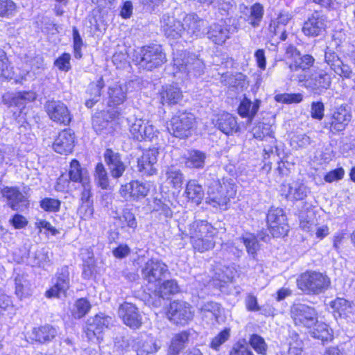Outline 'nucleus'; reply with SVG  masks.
I'll return each instance as SVG.
<instances>
[{
  "label": "nucleus",
  "instance_id": "nucleus-53",
  "mask_svg": "<svg viewBox=\"0 0 355 355\" xmlns=\"http://www.w3.org/2000/svg\"><path fill=\"white\" fill-rule=\"evenodd\" d=\"M275 99L277 102L282 103H298L303 100V96L300 93L297 94H279L275 96Z\"/></svg>",
  "mask_w": 355,
  "mask_h": 355
},
{
  "label": "nucleus",
  "instance_id": "nucleus-64",
  "mask_svg": "<svg viewBox=\"0 0 355 355\" xmlns=\"http://www.w3.org/2000/svg\"><path fill=\"white\" fill-rule=\"evenodd\" d=\"M295 340L293 343H289L288 355H301L302 352V342L299 339V335L294 334Z\"/></svg>",
  "mask_w": 355,
  "mask_h": 355
},
{
  "label": "nucleus",
  "instance_id": "nucleus-47",
  "mask_svg": "<svg viewBox=\"0 0 355 355\" xmlns=\"http://www.w3.org/2000/svg\"><path fill=\"white\" fill-rule=\"evenodd\" d=\"M131 198L133 200H139L148 195L149 187L148 184L139 181H132Z\"/></svg>",
  "mask_w": 355,
  "mask_h": 355
},
{
  "label": "nucleus",
  "instance_id": "nucleus-9",
  "mask_svg": "<svg viewBox=\"0 0 355 355\" xmlns=\"http://www.w3.org/2000/svg\"><path fill=\"white\" fill-rule=\"evenodd\" d=\"M53 286L46 292L47 297H65L71 286L69 268L67 266L58 268L53 278Z\"/></svg>",
  "mask_w": 355,
  "mask_h": 355
},
{
  "label": "nucleus",
  "instance_id": "nucleus-63",
  "mask_svg": "<svg viewBox=\"0 0 355 355\" xmlns=\"http://www.w3.org/2000/svg\"><path fill=\"white\" fill-rule=\"evenodd\" d=\"M334 73L343 79H350L355 75L351 67L345 64L343 61L341 64L334 71Z\"/></svg>",
  "mask_w": 355,
  "mask_h": 355
},
{
  "label": "nucleus",
  "instance_id": "nucleus-20",
  "mask_svg": "<svg viewBox=\"0 0 355 355\" xmlns=\"http://www.w3.org/2000/svg\"><path fill=\"white\" fill-rule=\"evenodd\" d=\"M351 118L350 110L346 104L335 107L330 119V130L332 132L344 130L351 121Z\"/></svg>",
  "mask_w": 355,
  "mask_h": 355
},
{
  "label": "nucleus",
  "instance_id": "nucleus-49",
  "mask_svg": "<svg viewBox=\"0 0 355 355\" xmlns=\"http://www.w3.org/2000/svg\"><path fill=\"white\" fill-rule=\"evenodd\" d=\"M166 180L169 184L175 189L180 188L183 183L184 176L180 170L173 168H168L166 171Z\"/></svg>",
  "mask_w": 355,
  "mask_h": 355
},
{
  "label": "nucleus",
  "instance_id": "nucleus-6",
  "mask_svg": "<svg viewBox=\"0 0 355 355\" xmlns=\"http://www.w3.org/2000/svg\"><path fill=\"white\" fill-rule=\"evenodd\" d=\"M170 274L168 266L157 259L147 260L141 268L143 279L149 284H159Z\"/></svg>",
  "mask_w": 355,
  "mask_h": 355
},
{
  "label": "nucleus",
  "instance_id": "nucleus-28",
  "mask_svg": "<svg viewBox=\"0 0 355 355\" xmlns=\"http://www.w3.org/2000/svg\"><path fill=\"white\" fill-rule=\"evenodd\" d=\"M207 154L198 149L188 150L185 155V166L189 168L202 169L206 163Z\"/></svg>",
  "mask_w": 355,
  "mask_h": 355
},
{
  "label": "nucleus",
  "instance_id": "nucleus-34",
  "mask_svg": "<svg viewBox=\"0 0 355 355\" xmlns=\"http://www.w3.org/2000/svg\"><path fill=\"white\" fill-rule=\"evenodd\" d=\"M185 194L192 202L199 205L204 197V190L196 180H189L186 186Z\"/></svg>",
  "mask_w": 355,
  "mask_h": 355
},
{
  "label": "nucleus",
  "instance_id": "nucleus-50",
  "mask_svg": "<svg viewBox=\"0 0 355 355\" xmlns=\"http://www.w3.org/2000/svg\"><path fill=\"white\" fill-rule=\"evenodd\" d=\"M308 189L305 185L295 183L289 187L288 196L296 200H300L306 197Z\"/></svg>",
  "mask_w": 355,
  "mask_h": 355
},
{
  "label": "nucleus",
  "instance_id": "nucleus-27",
  "mask_svg": "<svg viewBox=\"0 0 355 355\" xmlns=\"http://www.w3.org/2000/svg\"><path fill=\"white\" fill-rule=\"evenodd\" d=\"M216 125L218 130L227 135H232L240 130L236 118L230 113L221 114Z\"/></svg>",
  "mask_w": 355,
  "mask_h": 355
},
{
  "label": "nucleus",
  "instance_id": "nucleus-7",
  "mask_svg": "<svg viewBox=\"0 0 355 355\" xmlns=\"http://www.w3.org/2000/svg\"><path fill=\"white\" fill-rule=\"evenodd\" d=\"M195 123L193 114L187 112H178L167 125L168 132L175 137L186 138L191 135Z\"/></svg>",
  "mask_w": 355,
  "mask_h": 355
},
{
  "label": "nucleus",
  "instance_id": "nucleus-3",
  "mask_svg": "<svg viewBox=\"0 0 355 355\" xmlns=\"http://www.w3.org/2000/svg\"><path fill=\"white\" fill-rule=\"evenodd\" d=\"M173 65L178 71L193 77L202 75L205 69V63L198 55L186 51L173 58Z\"/></svg>",
  "mask_w": 355,
  "mask_h": 355
},
{
  "label": "nucleus",
  "instance_id": "nucleus-51",
  "mask_svg": "<svg viewBox=\"0 0 355 355\" xmlns=\"http://www.w3.org/2000/svg\"><path fill=\"white\" fill-rule=\"evenodd\" d=\"M2 103L8 107H17L21 108L24 107L25 105L18 92L16 94H5L2 96Z\"/></svg>",
  "mask_w": 355,
  "mask_h": 355
},
{
  "label": "nucleus",
  "instance_id": "nucleus-60",
  "mask_svg": "<svg viewBox=\"0 0 355 355\" xmlns=\"http://www.w3.org/2000/svg\"><path fill=\"white\" fill-rule=\"evenodd\" d=\"M221 184L223 186V193L225 194L223 196L226 198L227 205L231 198H234L236 196V186L228 180H225L224 179Z\"/></svg>",
  "mask_w": 355,
  "mask_h": 355
},
{
  "label": "nucleus",
  "instance_id": "nucleus-15",
  "mask_svg": "<svg viewBox=\"0 0 355 355\" xmlns=\"http://www.w3.org/2000/svg\"><path fill=\"white\" fill-rule=\"evenodd\" d=\"M167 315L171 321L181 325L187 324L193 318L191 305L180 300L171 302Z\"/></svg>",
  "mask_w": 355,
  "mask_h": 355
},
{
  "label": "nucleus",
  "instance_id": "nucleus-17",
  "mask_svg": "<svg viewBox=\"0 0 355 355\" xmlns=\"http://www.w3.org/2000/svg\"><path fill=\"white\" fill-rule=\"evenodd\" d=\"M118 314L123 322L131 329H139L142 324V316L133 304L124 302L118 309Z\"/></svg>",
  "mask_w": 355,
  "mask_h": 355
},
{
  "label": "nucleus",
  "instance_id": "nucleus-30",
  "mask_svg": "<svg viewBox=\"0 0 355 355\" xmlns=\"http://www.w3.org/2000/svg\"><path fill=\"white\" fill-rule=\"evenodd\" d=\"M207 37L216 44H223L229 38V30L220 24H211L207 32Z\"/></svg>",
  "mask_w": 355,
  "mask_h": 355
},
{
  "label": "nucleus",
  "instance_id": "nucleus-55",
  "mask_svg": "<svg viewBox=\"0 0 355 355\" xmlns=\"http://www.w3.org/2000/svg\"><path fill=\"white\" fill-rule=\"evenodd\" d=\"M119 220L122 224H125L129 228L135 230L137 227V221L135 214L129 209H124Z\"/></svg>",
  "mask_w": 355,
  "mask_h": 355
},
{
  "label": "nucleus",
  "instance_id": "nucleus-8",
  "mask_svg": "<svg viewBox=\"0 0 355 355\" xmlns=\"http://www.w3.org/2000/svg\"><path fill=\"white\" fill-rule=\"evenodd\" d=\"M1 193L6 200L7 205L13 211H24L29 207L28 193L21 191L17 187H3Z\"/></svg>",
  "mask_w": 355,
  "mask_h": 355
},
{
  "label": "nucleus",
  "instance_id": "nucleus-39",
  "mask_svg": "<svg viewBox=\"0 0 355 355\" xmlns=\"http://www.w3.org/2000/svg\"><path fill=\"white\" fill-rule=\"evenodd\" d=\"M15 294L20 299L31 295L30 284L24 275H17L14 279Z\"/></svg>",
  "mask_w": 355,
  "mask_h": 355
},
{
  "label": "nucleus",
  "instance_id": "nucleus-44",
  "mask_svg": "<svg viewBox=\"0 0 355 355\" xmlns=\"http://www.w3.org/2000/svg\"><path fill=\"white\" fill-rule=\"evenodd\" d=\"M249 344L260 355H267L268 346L263 338L258 334H252L249 338Z\"/></svg>",
  "mask_w": 355,
  "mask_h": 355
},
{
  "label": "nucleus",
  "instance_id": "nucleus-29",
  "mask_svg": "<svg viewBox=\"0 0 355 355\" xmlns=\"http://www.w3.org/2000/svg\"><path fill=\"white\" fill-rule=\"evenodd\" d=\"M161 103L163 105L177 104L182 98V94L180 89L173 85H168L162 87L159 92Z\"/></svg>",
  "mask_w": 355,
  "mask_h": 355
},
{
  "label": "nucleus",
  "instance_id": "nucleus-23",
  "mask_svg": "<svg viewBox=\"0 0 355 355\" xmlns=\"http://www.w3.org/2000/svg\"><path fill=\"white\" fill-rule=\"evenodd\" d=\"M161 28L164 35L169 38H182V22L177 20L173 16L164 15L160 21Z\"/></svg>",
  "mask_w": 355,
  "mask_h": 355
},
{
  "label": "nucleus",
  "instance_id": "nucleus-40",
  "mask_svg": "<svg viewBox=\"0 0 355 355\" xmlns=\"http://www.w3.org/2000/svg\"><path fill=\"white\" fill-rule=\"evenodd\" d=\"M245 246L248 253L252 256L253 259H255L257 252L259 249V244L257 238L252 234L246 233L242 237L239 239Z\"/></svg>",
  "mask_w": 355,
  "mask_h": 355
},
{
  "label": "nucleus",
  "instance_id": "nucleus-4",
  "mask_svg": "<svg viewBox=\"0 0 355 355\" xmlns=\"http://www.w3.org/2000/svg\"><path fill=\"white\" fill-rule=\"evenodd\" d=\"M166 62V53L162 46L153 44L141 48L138 58L139 68L151 71L161 67Z\"/></svg>",
  "mask_w": 355,
  "mask_h": 355
},
{
  "label": "nucleus",
  "instance_id": "nucleus-25",
  "mask_svg": "<svg viewBox=\"0 0 355 355\" xmlns=\"http://www.w3.org/2000/svg\"><path fill=\"white\" fill-rule=\"evenodd\" d=\"M239 10L245 15V21L252 27L256 28L260 26L264 13L263 7L261 3H255L250 8L244 4H241Z\"/></svg>",
  "mask_w": 355,
  "mask_h": 355
},
{
  "label": "nucleus",
  "instance_id": "nucleus-52",
  "mask_svg": "<svg viewBox=\"0 0 355 355\" xmlns=\"http://www.w3.org/2000/svg\"><path fill=\"white\" fill-rule=\"evenodd\" d=\"M61 201L58 199L44 198L40 202V207L48 212H58L60 209Z\"/></svg>",
  "mask_w": 355,
  "mask_h": 355
},
{
  "label": "nucleus",
  "instance_id": "nucleus-1",
  "mask_svg": "<svg viewBox=\"0 0 355 355\" xmlns=\"http://www.w3.org/2000/svg\"><path fill=\"white\" fill-rule=\"evenodd\" d=\"M187 231L195 251L203 253L214 248V229L207 221L195 220L189 225Z\"/></svg>",
  "mask_w": 355,
  "mask_h": 355
},
{
  "label": "nucleus",
  "instance_id": "nucleus-61",
  "mask_svg": "<svg viewBox=\"0 0 355 355\" xmlns=\"http://www.w3.org/2000/svg\"><path fill=\"white\" fill-rule=\"evenodd\" d=\"M16 8L15 3L11 0H0V16L6 17L13 14Z\"/></svg>",
  "mask_w": 355,
  "mask_h": 355
},
{
  "label": "nucleus",
  "instance_id": "nucleus-41",
  "mask_svg": "<svg viewBox=\"0 0 355 355\" xmlns=\"http://www.w3.org/2000/svg\"><path fill=\"white\" fill-rule=\"evenodd\" d=\"M157 289L159 295L165 298H168L171 295H175L180 291L179 285L175 279L164 281Z\"/></svg>",
  "mask_w": 355,
  "mask_h": 355
},
{
  "label": "nucleus",
  "instance_id": "nucleus-18",
  "mask_svg": "<svg viewBox=\"0 0 355 355\" xmlns=\"http://www.w3.org/2000/svg\"><path fill=\"white\" fill-rule=\"evenodd\" d=\"M130 131L132 137L138 140H151L158 132L155 127L148 121L142 119H135L130 121Z\"/></svg>",
  "mask_w": 355,
  "mask_h": 355
},
{
  "label": "nucleus",
  "instance_id": "nucleus-32",
  "mask_svg": "<svg viewBox=\"0 0 355 355\" xmlns=\"http://www.w3.org/2000/svg\"><path fill=\"white\" fill-rule=\"evenodd\" d=\"M69 176L71 181L80 182L81 184L90 181L87 171L83 169L80 162L76 159L71 160L69 169Z\"/></svg>",
  "mask_w": 355,
  "mask_h": 355
},
{
  "label": "nucleus",
  "instance_id": "nucleus-62",
  "mask_svg": "<svg viewBox=\"0 0 355 355\" xmlns=\"http://www.w3.org/2000/svg\"><path fill=\"white\" fill-rule=\"evenodd\" d=\"M70 59V54L67 53H64L61 56H60L55 60L54 64L60 70L68 71L71 69Z\"/></svg>",
  "mask_w": 355,
  "mask_h": 355
},
{
  "label": "nucleus",
  "instance_id": "nucleus-45",
  "mask_svg": "<svg viewBox=\"0 0 355 355\" xmlns=\"http://www.w3.org/2000/svg\"><path fill=\"white\" fill-rule=\"evenodd\" d=\"M91 309L90 302L85 298L77 300L72 309V315L75 318L84 317Z\"/></svg>",
  "mask_w": 355,
  "mask_h": 355
},
{
  "label": "nucleus",
  "instance_id": "nucleus-16",
  "mask_svg": "<svg viewBox=\"0 0 355 355\" xmlns=\"http://www.w3.org/2000/svg\"><path fill=\"white\" fill-rule=\"evenodd\" d=\"M45 110L49 118L60 124L68 125L71 120V114L67 107L60 101H48L44 105Z\"/></svg>",
  "mask_w": 355,
  "mask_h": 355
},
{
  "label": "nucleus",
  "instance_id": "nucleus-5",
  "mask_svg": "<svg viewBox=\"0 0 355 355\" xmlns=\"http://www.w3.org/2000/svg\"><path fill=\"white\" fill-rule=\"evenodd\" d=\"M291 316L295 326L311 329L318 323V312L313 306L295 303L291 307Z\"/></svg>",
  "mask_w": 355,
  "mask_h": 355
},
{
  "label": "nucleus",
  "instance_id": "nucleus-14",
  "mask_svg": "<svg viewBox=\"0 0 355 355\" xmlns=\"http://www.w3.org/2000/svg\"><path fill=\"white\" fill-rule=\"evenodd\" d=\"M205 26V21L200 19L196 14L187 15L182 21V38L185 41H191L201 37L204 33Z\"/></svg>",
  "mask_w": 355,
  "mask_h": 355
},
{
  "label": "nucleus",
  "instance_id": "nucleus-56",
  "mask_svg": "<svg viewBox=\"0 0 355 355\" xmlns=\"http://www.w3.org/2000/svg\"><path fill=\"white\" fill-rule=\"evenodd\" d=\"M230 355H254V354L249 349L245 340H242L233 345Z\"/></svg>",
  "mask_w": 355,
  "mask_h": 355
},
{
  "label": "nucleus",
  "instance_id": "nucleus-22",
  "mask_svg": "<svg viewBox=\"0 0 355 355\" xmlns=\"http://www.w3.org/2000/svg\"><path fill=\"white\" fill-rule=\"evenodd\" d=\"M74 132L71 129H65L60 132L55 139L53 148L61 155L71 153L74 147Z\"/></svg>",
  "mask_w": 355,
  "mask_h": 355
},
{
  "label": "nucleus",
  "instance_id": "nucleus-37",
  "mask_svg": "<svg viewBox=\"0 0 355 355\" xmlns=\"http://www.w3.org/2000/svg\"><path fill=\"white\" fill-rule=\"evenodd\" d=\"M330 306L340 317H347L352 312V304L349 300L337 297L330 302Z\"/></svg>",
  "mask_w": 355,
  "mask_h": 355
},
{
  "label": "nucleus",
  "instance_id": "nucleus-48",
  "mask_svg": "<svg viewBox=\"0 0 355 355\" xmlns=\"http://www.w3.org/2000/svg\"><path fill=\"white\" fill-rule=\"evenodd\" d=\"M230 335L231 329L225 328L212 338L209 347L215 351H219L220 346L230 339Z\"/></svg>",
  "mask_w": 355,
  "mask_h": 355
},
{
  "label": "nucleus",
  "instance_id": "nucleus-42",
  "mask_svg": "<svg viewBox=\"0 0 355 355\" xmlns=\"http://www.w3.org/2000/svg\"><path fill=\"white\" fill-rule=\"evenodd\" d=\"M314 58L310 55H304L295 59L293 63L290 64L289 69L293 72H297L300 70L304 71L309 69L313 64Z\"/></svg>",
  "mask_w": 355,
  "mask_h": 355
},
{
  "label": "nucleus",
  "instance_id": "nucleus-10",
  "mask_svg": "<svg viewBox=\"0 0 355 355\" xmlns=\"http://www.w3.org/2000/svg\"><path fill=\"white\" fill-rule=\"evenodd\" d=\"M203 175L207 178L205 184L208 187L206 202L214 207L226 206V198L223 196L225 194L221 182L215 175L210 179L207 178V176H211L207 170L204 171Z\"/></svg>",
  "mask_w": 355,
  "mask_h": 355
},
{
  "label": "nucleus",
  "instance_id": "nucleus-35",
  "mask_svg": "<svg viewBox=\"0 0 355 355\" xmlns=\"http://www.w3.org/2000/svg\"><path fill=\"white\" fill-rule=\"evenodd\" d=\"M189 334L185 331L175 334L171 340L168 355H179L184 348V345L189 341Z\"/></svg>",
  "mask_w": 355,
  "mask_h": 355
},
{
  "label": "nucleus",
  "instance_id": "nucleus-2",
  "mask_svg": "<svg viewBox=\"0 0 355 355\" xmlns=\"http://www.w3.org/2000/svg\"><path fill=\"white\" fill-rule=\"evenodd\" d=\"M330 284V279L327 275L316 271H306L297 279L298 288L306 295L323 293Z\"/></svg>",
  "mask_w": 355,
  "mask_h": 355
},
{
  "label": "nucleus",
  "instance_id": "nucleus-12",
  "mask_svg": "<svg viewBox=\"0 0 355 355\" xmlns=\"http://www.w3.org/2000/svg\"><path fill=\"white\" fill-rule=\"evenodd\" d=\"M267 223L273 237H281L287 234L288 226L282 209L272 207L267 214Z\"/></svg>",
  "mask_w": 355,
  "mask_h": 355
},
{
  "label": "nucleus",
  "instance_id": "nucleus-13",
  "mask_svg": "<svg viewBox=\"0 0 355 355\" xmlns=\"http://www.w3.org/2000/svg\"><path fill=\"white\" fill-rule=\"evenodd\" d=\"M328 22L326 15L315 10L304 22L302 32L308 37H318L324 34Z\"/></svg>",
  "mask_w": 355,
  "mask_h": 355
},
{
  "label": "nucleus",
  "instance_id": "nucleus-31",
  "mask_svg": "<svg viewBox=\"0 0 355 355\" xmlns=\"http://www.w3.org/2000/svg\"><path fill=\"white\" fill-rule=\"evenodd\" d=\"M261 101L256 99L254 101H251L246 97L241 101L239 108L238 113L242 117L248 118L251 121L256 116Z\"/></svg>",
  "mask_w": 355,
  "mask_h": 355
},
{
  "label": "nucleus",
  "instance_id": "nucleus-43",
  "mask_svg": "<svg viewBox=\"0 0 355 355\" xmlns=\"http://www.w3.org/2000/svg\"><path fill=\"white\" fill-rule=\"evenodd\" d=\"M13 76V67L10 66L5 51L0 49V78L12 79Z\"/></svg>",
  "mask_w": 355,
  "mask_h": 355
},
{
  "label": "nucleus",
  "instance_id": "nucleus-54",
  "mask_svg": "<svg viewBox=\"0 0 355 355\" xmlns=\"http://www.w3.org/2000/svg\"><path fill=\"white\" fill-rule=\"evenodd\" d=\"M324 60L334 71L341 64L343 61L336 52L329 48L325 51Z\"/></svg>",
  "mask_w": 355,
  "mask_h": 355
},
{
  "label": "nucleus",
  "instance_id": "nucleus-19",
  "mask_svg": "<svg viewBox=\"0 0 355 355\" xmlns=\"http://www.w3.org/2000/svg\"><path fill=\"white\" fill-rule=\"evenodd\" d=\"M159 155L158 148H150L143 152L141 157L138 159V171L141 175H152L157 171L155 164Z\"/></svg>",
  "mask_w": 355,
  "mask_h": 355
},
{
  "label": "nucleus",
  "instance_id": "nucleus-59",
  "mask_svg": "<svg viewBox=\"0 0 355 355\" xmlns=\"http://www.w3.org/2000/svg\"><path fill=\"white\" fill-rule=\"evenodd\" d=\"M324 115V105L321 101H313L311 105V116L313 119L322 120Z\"/></svg>",
  "mask_w": 355,
  "mask_h": 355
},
{
  "label": "nucleus",
  "instance_id": "nucleus-46",
  "mask_svg": "<svg viewBox=\"0 0 355 355\" xmlns=\"http://www.w3.org/2000/svg\"><path fill=\"white\" fill-rule=\"evenodd\" d=\"M95 180L97 184L103 189L109 187V178L107 172L102 163H98L95 168Z\"/></svg>",
  "mask_w": 355,
  "mask_h": 355
},
{
  "label": "nucleus",
  "instance_id": "nucleus-26",
  "mask_svg": "<svg viewBox=\"0 0 355 355\" xmlns=\"http://www.w3.org/2000/svg\"><path fill=\"white\" fill-rule=\"evenodd\" d=\"M128 87L126 85H114L108 89L107 105L109 107H117L123 105L127 100Z\"/></svg>",
  "mask_w": 355,
  "mask_h": 355
},
{
  "label": "nucleus",
  "instance_id": "nucleus-21",
  "mask_svg": "<svg viewBox=\"0 0 355 355\" xmlns=\"http://www.w3.org/2000/svg\"><path fill=\"white\" fill-rule=\"evenodd\" d=\"M104 159L113 178L118 179L123 175L127 166L122 161L119 153L110 148L106 149L104 153Z\"/></svg>",
  "mask_w": 355,
  "mask_h": 355
},
{
  "label": "nucleus",
  "instance_id": "nucleus-11",
  "mask_svg": "<svg viewBox=\"0 0 355 355\" xmlns=\"http://www.w3.org/2000/svg\"><path fill=\"white\" fill-rule=\"evenodd\" d=\"M111 317L103 314L96 315L94 318L87 320L84 327V332L88 340L93 341L102 340V333L105 329H107L112 324Z\"/></svg>",
  "mask_w": 355,
  "mask_h": 355
},
{
  "label": "nucleus",
  "instance_id": "nucleus-33",
  "mask_svg": "<svg viewBox=\"0 0 355 355\" xmlns=\"http://www.w3.org/2000/svg\"><path fill=\"white\" fill-rule=\"evenodd\" d=\"M57 329L51 325H44L33 330V338L40 343L52 341L57 336Z\"/></svg>",
  "mask_w": 355,
  "mask_h": 355
},
{
  "label": "nucleus",
  "instance_id": "nucleus-24",
  "mask_svg": "<svg viewBox=\"0 0 355 355\" xmlns=\"http://www.w3.org/2000/svg\"><path fill=\"white\" fill-rule=\"evenodd\" d=\"M306 87L316 94L327 89L331 85V76L327 72L320 70L313 73L307 80Z\"/></svg>",
  "mask_w": 355,
  "mask_h": 355
},
{
  "label": "nucleus",
  "instance_id": "nucleus-57",
  "mask_svg": "<svg viewBox=\"0 0 355 355\" xmlns=\"http://www.w3.org/2000/svg\"><path fill=\"white\" fill-rule=\"evenodd\" d=\"M105 83L103 77H100L96 82L91 83L87 89V94L91 97L100 98L101 89L104 87Z\"/></svg>",
  "mask_w": 355,
  "mask_h": 355
},
{
  "label": "nucleus",
  "instance_id": "nucleus-58",
  "mask_svg": "<svg viewBox=\"0 0 355 355\" xmlns=\"http://www.w3.org/2000/svg\"><path fill=\"white\" fill-rule=\"evenodd\" d=\"M110 125V122L105 120L101 115H95L92 118V126L94 130L98 133L101 134Z\"/></svg>",
  "mask_w": 355,
  "mask_h": 355
},
{
  "label": "nucleus",
  "instance_id": "nucleus-38",
  "mask_svg": "<svg viewBox=\"0 0 355 355\" xmlns=\"http://www.w3.org/2000/svg\"><path fill=\"white\" fill-rule=\"evenodd\" d=\"M136 348L137 355H153L159 349V347L153 338H149L138 341Z\"/></svg>",
  "mask_w": 355,
  "mask_h": 355
},
{
  "label": "nucleus",
  "instance_id": "nucleus-36",
  "mask_svg": "<svg viewBox=\"0 0 355 355\" xmlns=\"http://www.w3.org/2000/svg\"><path fill=\"white\" fill-rule=\"evenodd\" d=\"M83 190L81 193L82 205L80 209H85V214L87 216H90L93 214V200L92 193L91 192L90 181L86 184H82Z\"/></svg>",
  "mask_w": 355,
  "mask_h": 355
}]
</instances>
